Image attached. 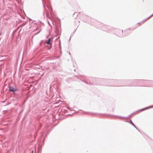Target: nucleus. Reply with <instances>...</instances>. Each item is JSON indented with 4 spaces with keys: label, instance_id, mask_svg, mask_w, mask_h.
Returning a JSON list of instances; mask_svg holds the SVG:
<instances>
[{
    "label": "nucleus",
    "instance_id": "obj_1",
    "mask_svg": "<svg viewBox=\"0 0 153 153\" xmlns=\"http://www.w3.org/2000/svg\"><path fill=\"white\" fill-rule=\"evenodd\" d=\"M10 91L14 92L16 91V90L13 87H10L9 89Z\"/></svg>",
    "mask_w": 153,
    "mask_h": 153
},
{
    "label": "nucleus",
    "instance_id": "obj_2",
    "mask_svg": "<svg viewBox=\"0 0 153 153\" xmlns=\"http://www.w3.org/2000/svg\"><path fill=\"white\" fill-rule=\"evenodd\" d=\"M50 39H48V41H47V42H46L48 44H50Z\"/></svg>",
    "mask_w": 153,
    "mask_h": 153
},
{
    "label": "nucleus",
    "instance_id": "obj_3",
    "mask_svg": "<svg viewBox=\"0 0 153 153\" xmlns=\"http://www.w3.org/2000/svg\"><path fill=\"white\" fill-rule=\"evenodd\" d=\"M130 122L131 124H132L133 126H134L135 127H136L135 126L134 124L132 123L131 121L130 120Z\"/></svg>",
    "mask_w": 153,
    "mask_h": 153
},
{
    "label": "nucleus",
    "instance_id": "obj_4",
    "mask_svg": "<svg viewBox=\"0 0 153 153\" xmlns=\"http://www.w3.org/2000/svg\"><path fill=\"white\" fill-rule=\"evenodd\" d=\"M152 16H153V14H152Z\"/></svg>",
    "mask_w": 153,
    "mask_h": 153
}]
</instances>
